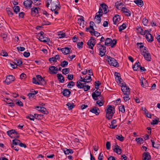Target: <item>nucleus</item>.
<instances>
[{
	"label": "nucleus",
	"instance_id": "22",
	"mask_svg": "<svg viewBox=\"0 0 160 160\" xmlns=\"http://www.w3.org/2000/svg\"><path fill=\"white\" fill-rule=\"evenodd\" d=\"M141 67V64L138 61L136 62L132 67V68L134 71H137L138 70V68Z\"/></svg>",
	"mask_w": 160,
	"mask_h": 160
},
{
	"label": "nucleus",
	"instance_id": "30",
	"mask_svg": "<svg viewBox=\"0 0 160 160\" xmlns=\"http://www.w3.org/2000/svg\"><path fill=\"white\" fill-rule=\"evenodd\" d=\"M34 118L38 120H41L43 118V115L42 114H34Z\"/></svg>",
	"mask_w": 160,
	"mask_h": 160
},
{
	"label": "nucleus",
	"instance_id": "26",
	"mask_svg": "<svg viewBox=\"0 0 160 160\" xmlns=\"http://www.w3.org/2000/svg\"><path fill=\"white\" fill-rule=\"evenodd\" d=\"M126 25L127 23H124L122 25L120 26L118 28L119 32H121L122 30L125 29L127 27Z\"/></svg>",
	"mask_w": 160,
	"mask_h": 160
},
{
	"label": "nucleus",
	"instance_id": "51",
	"mask_svg": "<svg viewBox=\"0 0 160 160\" xmlns=\"http://www.w3.org/2000/svg\"><path fill=\"white\" fill-rule=\"evenodd\" d=\"M8 114L11 117H14L15 115L14 112L9 111L8 112Z\"/></svg>",
	"mask_w": 160,
	"mask_h": 160
},
{
	"label": "nucleus",
	"instance_id": "12",
	"mask_svg": "<svg viewBox=\"0 0 160 160\" xmlns=\"http://www.w3.org/2000/svg\"><path fill=\"white\" fill-rule=\"evenodd\" d=\"M115 147H116L113 149V151L116 152L118 154H121L122 152L121 147L118 146L116 143L115 144Z\"/></svg>",
	"mask_w": 160,
	"mask_h": 160
},
{
	"label": "nucleus",
	"instance_id": "63",
	"mask_svg": "<svg viewBox=\"0 0 160 160\" xmlns=\"http://www.w3.org/2000/svg\"><path fill=\"white\" fill-rule=\"evenodd\" d=\"M14 64L12 63H10V65L12 66V67L13 69H15L17 68L18 65L16 63H14Z\"/></svg>",
	"mask_w": 160,
	"mask_h": 160
},
{
	"label": "nucleus",
	"instance_id": "16",
	"mask_svg": "<svg viewBox=\"0 0 160 160\" xmlns=\"http://www.w3.org/2000/svg\"><path fill=\"white\" fill-rule=\"evenodd\" d=\"M90 111L92 113L95 114L97 115H98L100 112L98 108L96 107H94L92 109L90 110Z\"/></svg>",
	"mask_w": 160,
	"mask_h": 160
},
{
	"label": "nucleus",
	"instance_id": "28",
	"mask_svg": "<svg viewBox=\"0 0 160 160\" xmlns=\"http://www.w3.org/2000/svg\"><path fill=\"white\" fill-rule=\"evenodd\" d=\"M38 110L44 114H47L48 113V112L46 108L44 107H41L40 109H38Z\"/></svg>",
	"mask_w": 160,
	"mask_h": 160
},
{
	"label": "nucleus",
	"instance_id": "34",
	"mask_svg": "<svg viewBox=\"0 0 160 160\" xmlns=\"http://www.w3.org/2000/svg\"><path fill=\"white\" fill-rule=\"evenodd\" d=\"M15 7V6L13 8V11L14 12L17 14L18 12L20 11V8L18 6H16V7Z\"/></svg>",
	"mask_w": 160,
	"mask_h": 160
},
{
	"label": "nucleus",
	"instance_id": "4",
	"mask_svg": "<svg viewBox=\"0 0 160 160\" xmlns=\"http://www.w3.org/2000/svg\"><path fill=\"white\" fill-rule=\"evenodd\" d=\"M7 133L11 138H19L18 133L14 129H11L7 131Z\"/></svg>",
	"mask_w": 160,
	"mask_h": 160
},
{
	"label": "nucleus",
	"instance_id": "36",
	"mask_svg": "<svg viewBox=\"0 0 160 160\" xmlns=\"http://www.w3.org/2000/svg\"><path fill=\"white\" fill-rule=\"evenodd\" d=\"M69 68H64L62 70V73L63 74L66 75L69 72Z\"/></svg>",
	"mask_w": 160,
	"mask_h": 160
},
{
	"label": "nucleus",
	"instance_id": "25",
	"mask_svg": "<svg viewBox=\"0 0 160 160\" xmlns=\"http://www.w3.org/2000/svg\"><path fill=\"white\" fill-rule=\"evenodd\" d=\"M100 5L102 7V10H104V13L105 14H107L108 12L107 11V7H108L104 3L101 4Z\"/></svg>",
	"mask_w": 160,
	"mask_h": 160
},
{
	"label": "nucleus",
	"instance_id": "2",
	"mask_svg": "<svg viewBox=\"0 0 160 160\" xmlns=\"http://www.w3.org/2000/svg\"><path fill=\"white\" fill-rule=\"evenodd\" d=\"M107 60L108 61L109 64L115 67H118L119 64L117 61L114 58L110 56H107Z\"/></svg>",
	"mask_w": 160,
	"mask_h": 160
},
{
	"label": "nucleus",
	"instance_id": "29",
	"mask_svg": "<svg viewBox=\"0 0 160 160\" xmlns=\"http://www.w3.org/2000/svg\"><path fill=\"white\" fill-rule=\"evenodd\" d=\"M77 86L79 88H83L85 86L79 80L77 82Z\"/></svg>",
	"mask_w": 160,
	"mask_h": 160
},
{
	"label": "nucleus",
	"instance_id": "41",
	"mask_svg": "<svg viewBox=\"0 0 160 160\" xmlns=\"http://www.w3.org/2000/svg\"><path fill=\"white\" fill-rule=\"evenodd\" d=\"M60 9V7H53L51 6V10L53 11H55L56 10H59Z\"/></svg>",
	"mask_w": 160,
	"mask_h": 160
},
{
	"label": "nucleus",
	"instance_id": "59",
	"mask_svg": "<svg viewBox=\"0 0 160 160\" xmlns=\"http://www.w3.org/2000/svg\"><path fill=\"white\" fill-rule=\"evenodd\" d=\"M23 4L24 6L26 8V6L28 5H29V0H26L23 2Z\"/></svg>",
	"mask_w": 160,
	"mask_h": 160
},
{
	"label": "nucleus",
	"instance_id": "62",
	"mask_svg": "<svg viewBox=\"0 0 160 160\" xmlns=\"http://www.w3.org/2000/svg\"><path fill=\"white\" fill-rule=\"evenodd\" d=\"M58 36L59 37V38H63L64 37H65L66 35H65V33H62L61 34H58Z\"/></svg>",
	"mask_w": 160,
	"mask_h": 160
},
{
	"label": "nucleus",
	"instance_id": "9",
	"mask_svg": "<svg viewBox=\"0 0 160 160\" xmlns=\"http://www.w3.org/2000/svg\"><path fill=\"white\" fill-rule=\"evenodd\" d=\"M14 80V77L12 75H9L7 76L4 82L8 85L9 84L12 82H13Z\"/></svg>",
	"mask_w": 160,
	"mask_h": 160
},
{
	"label": "nucleus",
	"instance_id": "18",
	"mask_svg": "<svg viewBox=\"0 0 160 160\" xmlns=\"http://www.w3.org/2000/svg\"><path fill=\"white\" fill-rule=\"evenodd\" d=\"M143 158V160H151V156L149 153L147 152H144L142 154V157H144Z\"/></svg>",
	"mask_w": 160,
	"mask_h": 160
},
{
	"label": "nucleus",
	"instance_id": "42",
	"mask_svg": "<svg viewBox=\"0 0 160 160\" xmlns=\"http://www.w3.org/2000/svg\"><path fill=\"white\" fill-rule=\"evenodd\" d=\"M116 138L121 142L124 140V137L122 135L120 136L117 135Z\"/></svg>",
	"mask_w": 160,
	"mask_h": 160
},
{
	"label": "nucleus",
	"instance_id": "60",
	"mask_svg": "<svg viewBox=\"0 0 160 160\" xmlns=\"http://www.w3.org/2000/svg\"><path fill=\"white\" fill-rule=\"evenodd\" d=\"M103 158V154H102V152H101L98 156V159L99 160H102Z\"/></svg>",
	"mask_w": 160,
	"mask_h": 160
},
{
	"label": "nucleus",
	"instance_id": "39",
	"mask_svg": "<svg viewBox=\"0 0 160 160\" xmlns=\"http://www.w3.org/2000/svg\"><path fill=\"white\" fill-rule=\"evenodd\" d=\"M119 109L120 111H121L123 113H124L125 111L124 106L123 105L119 106Z\"/></svg>",
	"mask_w": 160,
	"mask_h": 160
},
{
	"label": "nucleus",
	"instance_id": "24",
	"mask_svg": "<svg viewBox=\"0 0 160 160\" xmlns=\"http://www.w3.org/2000/svg\"><path fill=\"white\" fill-rule=\"evenodd\" d=\"M134 2L139 7H142L143 5V2L142 0H136Z\"/></svg>",
	"mask_w": 160,
	"mask_h": 160
},
{
	"label": "nucleus",
	"instance_id": "37",
	"mask_svg": "<svg viewBox=\"0 0 160 160\" xmlns=\"http://www.w3.org/2000/svg\"><path fill=\"white\" fill-rule=\"evenodd\" d=\"M75 83L72 81H70L68 84L67 87L68 88H71V87H73L75 85Z\"/></svg>",
	"mask_w": 160,
	"mask_h": 160
},
{
	"label": "nucleus",
	"instance_id": "31",
	"mask_svg": "<svg viewBox=\"0 0 160 160\" xmlns=\"http://www.w3.org/2000/svg\"><path fill=\"white\" fill-rule=\"evenodd\" d=\"M66 105L68 107L69 110H71L75 107V105L73 103L68 102Z\"/></svg>",
	"mask_w": 160,
	"mask_h": 160
},
{
	"label": "nucleus",
	"instance_id": "56",
	"mask_svg": "<svg viewBox=\"0 0 160 160\" xmlns=\"http://www.w3.org/2000/svg\"><path fill=\"white\" fill-rule=\"evenodd\" d=\"M96 103L100 107L102 106L103 105V103L100 100H98L96 102Z\"/></svg>",
	"mask_w": 160,
	"mask_h": 160
},
{
	"label": "nucleus",
	"instance_id": "23",
	"mask_svg": "<svg viewBox=\"0 0 160 160\" xmlns=\"http://www.w3.org/2000/svg\"><path fill=\"white\" fill-rule=\"evenodd\" d=\"M57 77L59 82L61 83H63L64 81V79L63 75L60 73H58L57 74Z\"/></svg>",
	"mask_w": 160,
	"mask_h": 160
},
{
	"label": "nucleus",
	"instance_id": "8",
	"mask_svg": "<svg viewBox=\"0 0 160 160\" xmlns=\"http://www.w3.org/2000/svg\"><path fill=\"white\" fill-rule=\"evenodd\" d=\"M115 79L116 82L118 83H119V84L120 85H121V84H122V82H124L121 78L120 73L115 72Z\"/></svg>",
	"mask_w": 160,
	"mask_h": 160
},
{
	"label": "nucleus",
	"instance_id": "53",
	"mask_svg": "<svg viewBox=\"0 0 160 160\" xmlns=\"http://www.w3.org/2000/svg\"><path fill=\"white\" fill-rule=\"evenodd\" d=\"M30 116L31 117H32V118H30L29 117V116H27L26 117V118L27 119H29L30 120H32V121H34V116L32 115V114H30Z\"/></svg>",
	"mask_w": 160,
	"mask_h": 160
},
{
	"label": "nucleus",
	"instance_id": "7",
	"mask_svg": "<svg viewBox=\"0 0 160 160\" xmlns=\"http://www.w3.org/2000/svg\"><path fill=\"white\" fill-rule=\"evenodd\" d=\"M96 42V40L93 37H91L87 42L89 48L93 49V46L95 45Z\"/></svg>",
	"mask_w": 160,
	"mask_h": 160
},
{
	"label": "nucleus",
	"instance_id": "58",
	"mask_svg": "<svg viewBox=\"0 0 160 160\" xmlns=\"http://www.w3.org/2000/svg\"><path fill=\"white\" fill-rule=\"evenodd\" d=\"M30 55V53L29 52H24L23 54V55L25 58L28 57Z\"/></svg>",
	"mask_w": 160,
	"mask_h": 160
},
{
	"label": "nucleus",
	"instance_id": "21",
	"mask_svg": "<svg viewBox=\"0 0 160 160\" xmlns=\"http://www.w3.org/2000/svg\"><path fill=\"white\" fill-rule=\"evenodd\" d=\"M70 48L68 47H65L60 49V50L64 55L69 54L70 52Z\"/></svg>",
	"mask_w": 160,
	"mask_h": 160
},
{
	"label": "nucleus",
	"instance_id": "47",
	"mask_svg": "<svg viewBox=\"0 0 160 160\" xmlns=\"http://www.w3.org/2000/svg\"><path fill=\"white\" fill-rule=\"evenodd\" d=\"M124 95H126V96L125 97H123V99H124V100L125 102H126V101H127L129 100L130 99V98H129V95H127V93L125 94Z\"/></svg>",
	"mask_w": 160,
	"mask_h": 160
},
{
	"label": "nucleus",
	"instance_id": "50",
	"mask_svg": "<svg viewBox=\"0 0 160 160\" xmlns=\"http://www.w3.org/2000/svg\"><path fill=\"white\" fill-rule=\"evenodd\" d=\"M11 147L13 149L17 152L19 150L18 148V147H17L16 146H15V145L11 144Z\"/></svg>",
	"mask_w": 160,
	"mask_h": 160
},
{
	"label": "nucleus",
	"instance_id": "52",
	"mask_svg": "<svg viewBox=\"0 0 160 160\" xmlns=\"http://www.w3.org/2000/svg\"><path fill=\"white\" fill-rule=\"evenodd\" d=\"M85 87L83 88L84 90L86 92L88 90H89L90 88V86L88 85H84Z\"/></svg>",
	"mask_w": 160,
	"mask_h": 160
},
{
	"label": "nucleus",
	"instance_id": "61",
	"mask_svg": "<svg viewBox=\"0 0 160 160\" xmlns=\"http://www.w3.org/2000/svg\"><path fill=\"white\" fill-rule=\"evenodd\" d=\"M50 40L49 38L44 37V39H43L42 42H49Z\"/></svg>",
	"mask_w": 160,
	"mask_h": 160
},
{
	"label": "nucleus",
	"instance_id": "38",
	"mask_svg": "<svg viewBox=\"0 0 160 160\" xmlns=\"http://www.w3.org/2000/svg\"><path fill=\"white\" fill-rule=\"evenodd\" d=\"M85 79H86V81H87V82H86V83H88L90 82L92 80V79L91 78V77L90 76H86L85 77Z\"/></svg>",
	"mask_w": 160,
	"mask_h": 160
},
{
	"label": "nucleus",
	"instance_id": "10",
	"mask_svg": "<svg viewBox=\"0 0 160 160\" xmlns=\"http://www.w3.org/2000/svg\"><path fill=\"white\" fill-rule=\"evenodd\" d=\"M36 78L38 80L39 82L40 85H44L46 84V82L44 79L41 75H36Z\"/></svg>",
	"mask_w": 160,
	"mask_h": 160
},
{
	"label": "nucleus",
	"instance_id": "57",
	"mask_svg": "<svg viewBox=\"0 0 160 160\" xmlns=\"http://www.w3.org/2000/svg\"><path fill=\"white\" fill-rule=\"evenodd\" d=\"M159 122V121H158L157 119H154L152 120V122H151V124L152 125H156L158 124Z\"/></svg>",
	"mask_w": 160,
	"mask_h": 160
},
{
	"label": "nucleus",
	"instance_id": "40",
	"mask_svg": "<svg viewBox=\"0 0 160 160\" xmlns=\"http://www.w3.org/2000/svg\"><path fill=\"white\" fill-rule=\"evenodd\" d=\"M32 82L33 83L36 84H38V85H40V83H39V82L38 80V79H36V78L34 77L32 79Z\"/></svg>",
	"mask_w": 160,
	"mask_h": 160
},
{
	"label": "nucleus",
	"instance_id": "13",
	"mask_svg": "<svg viewBox=\"0 0 160 160\" xmlns=\"http://www.w3.org/2000/svg\"><path fill=\"white\" fill-rule=\"evenodd\" d=\"M49 70L50 71V73L51 74H56L57 73V71L58 70V68L54 66H51L49 68Z\"/></svg>",
	"mask_w": 160,
	"mask_h": 160
},
{
	"label": "nucleus",
	"instance_id": "33",
	"mask_svg": "<svg viewBox=\"0 0 160 160\" xmlns=\"http://www.w3.org/2000/svg\"><path fill=\"white\" fill-rule=\"evenodd\" d=\"M99 96L96 94L95 92H92V98L95 101L98 100V97Z\"/></svg>",
	"mask_w": 160,
	"mask_h": 160
},
{
	"label": "nucleus",
	"instance_id": "3",
	"mask_svg": "<svg viewBox=\"0 0 160 160\" xmlns=\"http://www.w3.org/2000/svg\"><path fill=\"white\" fill-rule=\"evenodd\" d=\"M117 43V40L116 39H114L112 40L110 38H107L105 40V45L108 46L110 45L111 47L113 48L115 46Z\"/></svg>",
	"mask_w": 160,
	"mask_h": 160
},
{
	"label": "nucleus",
	"instance_id": "35",
	"mask_svg": "<svg viewBox=\"0 0 160 160\" xmlns=\"http://www.w3.org/2000/svg\"><path fill=\"white\" fill-rule=\"evenodd\" d=\"M68 61L64 60L61 62L60 65L61 67L64 68L66 66L68 65Z\"/></svg>",
	"mask_w": 160,
	"mask_h": 160
},
{
	"label": "nucleus",
	"instance_id": "5",
	"mask_svg": "<svg viewBox=\"0 0 160 160\" xmlns=\"http://www.w3.org/2000/svg\"><path fill=\"white\" fill-rule=\"evenodd\" d=\"M98 48L99 51V55L101 57H102L104 56L106 52V47L100 43L97 44Z\"/></svg>",
	"mask_w": 160,
	"mask_h": 160
},
{
	"label": "nucleus",
	"instance_id": "49",
	"mask_svg": "<svg viewBox=\"0 0 160 160\" xmlns=\"http://www.w3.org/2000/svg\"><path fill=\"white\" fill-rule=\"evenodd\" d=\"M111 143L109 142H107L106 143V147L107 150H109L110 149Z\"/></svg>",
	"mask_w": 160,
	"mask_h": 160
},
{
	"label": "nucleus",
	"instance_id": "48",
	"mask_svg": "<svg viewBox=\"0 0 160 160\" xmlns=\"http://www.w3.org/2000/svg\"><path fill=\"white\" fill-rule=\"evenodd\" d=\"M17 48L18 52H22L25 50V48L24 47H21L20 46L17 47Z\"/></svg>",
	"mask_w": 160,
	"mask_h": 160
},
{
	"label": "nucleus",
	"instance_id": "14",
	"mask_svg": "<svg viewBox=\"0 0 160 160\" xmlns=\"http://www.w3.org/2000/svg\"><path fill=\"white\" fill-rule=\"evenodd\" d=\"M47 1H50V2L51 4V6L53 7H59L60 3L58 0H47Z\"/></svg>",
	"mask_w": 160,
	"mask_h": 160
},
{
	"label": "nucleus",
	"instance_id": "55",
	"mask_svg": "<svg viewBox=\"0 0 160 160\" xmlns=\"http://www.w3.org/2000/svg\"><path fill=\"white\" fill-rule=\"evenodd\" d=\"M67 78L69 80H71L73 78V75L72 74L68 75Z\"/></svg>",
	"mask_w": 160,
	"mask_h": 160
},
{
	"label": "nucleus",
	"instance_id": "44",
	"mask_svg": "<svg viewBox=\"0 0 160 160\" xmlns=\"http://www.w3.org/2000/svg\"><path fill=\"white\" fill-rule=\"evenodd\" d=\"M140 81H141V86H142V87L144 88V82H146V79L144 77H141Z\"/></svg>",
	"mask_w": 160,
	"mask_h": 160
},
{
	"label": "nucleus",
	"instance_id": "15",
	"mask_svg": "<svg viewBox=\"0 0 160 160\" xmlns=\"http://www.w3.org/2000/svg\"><path fill=\"white\" fill-rule=\"evenodd\" d=\"M146 38L149 42H152L153 41V38L152 35L149 32H148L146 36Z\"/></svg>",
	"mask_w": 160,
	"mask_h": 160
},
{
	"label": "nucleus",
	"instance_id": "46",
	"mask_svg": "<svg viewBox=\"0 0 160 160\" xmlns=\"http://www.w3.org/2000/svg\"><path fill=\"white\" fill-rule=\"evenodd\" d=\"M83 44V42H78L77 44L78 48L79 49L82 48Z\"/></svg>",
	"mask_w": 160,
	"mask_h": 160
},
{
	"label": "nucleus",
	"instance_id": "45",
	"mask_svg": "<svg viewBox=\"0 0 160 160\" xmlns=\"http://www.w3.org/2000/svg\"><path fill=\"white\" fill-rule=\"evenodd\" d=\"M103 14L101 13H96V16L95 17V19H97L98 18H101V17L102 16Z\"/></svg>",
	"mask_w": 160,
	"mask_h": 160
},
{
	"label": "nucleus",
	"instance_id": "11",
	"mask_svg": "<svg viewBox=\"0 0 160 160\" xmlns=\"http://www.w3.org/2000/svg\"><path fill=\"white\" fill-rule=\"evenodd\" d=\"M142 55L144 57L145 59L146 60L148 61H150L151 60V58L150 53H147L146 51H143L142 53Z\"/></svg>",
	"mask_w": 160,
	"mask_h": 160
},
{
	"label": "nucleus",
	"instance_id": "32",
	"mask_svg": "<svg viewBox=\"0 0 160 160\" xmlns=\"http://www.w3.org/2000/svg\"><path fill=\"white\" fill-rule=\"evenodd\" d=\"M6 11L7 13L8 14V15L11 17H12L13 15V13L12 12V10L10 8H6Z\"/></svg>",
	"mask_w": 160,
	"mask_h": 160
},
{
	"label": "nucleus",
	"instance_id": "64",
	"mask_svg": "<svg viewBox=\"0 0 160 160\" xmlns=\"http://www.w3.org/2000/svg\"><path fill=\"white\" fill-rule=\"evenodd\" d=\"M19 145L21 147H23L24 148H26L27 147V146L26 144H25V143H22V142L20 143L19 144Z\"/></svg>",
	"mask_w": 160,
	"mask_h": 160
},
{
	"label": "nucleus",
	"instance_id": "43",
	"mask_svg": "<svg viewBox=\"0 0 160 160\" xmlns=\"http://www.w3.org/2000/svg\"><path fill=\"white\" fill-rule=\"evenodd\" d=\"M16 101H17V102L16 103V104L20 107H22L23 106V103L21 101L19 100H17Z\"/></svg>",
	"mask_w": 160,
	"mask_h": 160
},
{
	"label": "nucleus",
	"instance_id": "19",
	"mask_svg": "<svg viewBox=\"0 0 160 160\" xmlns=\"http://www.w3.org/2000/svg\"><path fill=\"white\" fill-rule=\"evenodd\" d=\"M62 93L64 96L69 97L70 95L71 92L69 89L66 88L63 90Z\"/></svg>",
	"mask_w": 160,
	"mask_h": 160
},
{
	"label": "nucleus",
	"instance_id": "6",
	"mask_svg": "<svg viewBox=\"0 0 160 160\" xmlns=\"http://www.w3.org/2000/svg\"><path fill=\"white\" fill-rule=\"evenodd\" d=\"M120 86L122 87L121 90L124 94L127 93L128 95H130L129 88L127 86L125 82H122Z\"/></svg>",
	"mask_w": 160,
	"mask_h": 160
},
{
	"label": "nucleus",
	"instance_id": "27",
	"mask_svg": "<svg viewBox=\"0 0 160 160\" xmlns=\"http://www.w3.org/2000/svg\"><path fill=\"white\" fill-rule=\"evenodd\" d=\"M64 152L65 154H69V153L72 154L73 152L72 149H68L67 148L64 149Z\"/></svg>",
	"mask_w": 160,
	"mask_h": 160
},
{
	"label": "nucleus",
	"instance_id": "17",
	"mask_svg": "<svg viewBox=\"0 0 160 160\" xmlns=\"http://www.w3.org/2000/svg\"><path fill=\"white\" fill-rule=\"evenodd\" d=\"M121 20L120 16L118 15H116L113 18V21L114 24L116 25L117 23L119 22Z\"/></svg>",
	"mask_w": 160,
	"mask_h": 160
},
{
	"label": "nucleus",
	"instance_id": "20",
	"mask_svg": "<svg viewBox=\"0 0 160 160\" xmlns=\"http://www.w3.org/2000/svg\"><path fill=\"white\" fill-rule=\"evenodd\" d=\"M37 8H32L31 9V14L33 16H35L36 14L38 13Z\"/></svg>",
	"mask_w": 160,
	"mask_h": 160
},
{
	"label": "nucleus",
	"instance_id": "54",
	"mask_svg": "<svg viewBox=\"0 0 160 160\" xmlns=\"http://www.w3.org/2000/svg\"><path fill=\"white\" fill-rule=\"evenodd\" d=\"M148 22V20L146 18H144L142 20V23H143L144 25L146 26Z\"/></svg>",
	"mask_w": 160,
	"mask_h": 160
},
{
	"label": "nucleus",
	"instance_id": "1",
	"mask_svg": "<svg viewBox=\"0 0 160 160\" xmlns=\"http://www.w3.org/2000/svg\"><path fill=\"white\" fill-rule=\"evenodd\" d=\"M108 108L105 110L106 112V117L108 120L112 118L115 112V108L111 105H108Z\"/></svg>",
	"mask_w": 160,
	"mask_h": 160
}]
</instances>
